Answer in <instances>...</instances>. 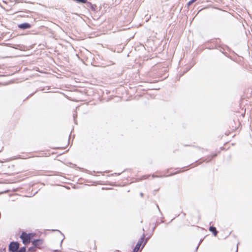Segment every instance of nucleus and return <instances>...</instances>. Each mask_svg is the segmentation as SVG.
Returning <instances> with one entry per match:
<instances>
[{
	"instance_id": "obj_1",
	"label": "nucleus",
	"mask_w": 252,
	"mask_h": 252,
	"mask_svg": "<svg viewBox=\"0 0 252 252\" xmlns=\"http://www.w3.org/2000/svg\"><path fill=\"white\" fill-rule=\"evenodd\" d=\"M34 235V234L33 233H26L25 232H23L20 238L22 239L23 243L26 245L30 243L31 239Z\"/></svg>"
},
{
	"instance_id": "obj_2",
	"label": "nucleus",
	"mask_w": 252,
	"mask_h": 252,
	"mask_svg": "<svg viewBox=\"0 0 252 252\" xmlns=\"http://www.w3.org/2000/svg\"><path fill=\"white\" fill-rule=\"evenodd\" d=\"M144 238L145 235L144 234H143L142 236L141 237L140 239L137 242V244L136 245L135 248L133 249V252H137L139 251L141 246L142 245V244L144 241Z\"/></svg>"
},
{
	"instance_id": "obj_3",
	"label": "nucleus",
	"mask_w": 252,
	"mask_h": 252,
	"mask_svg": "<svg viewBox=\"0 0 252 252\" xmlns=\"http://www.w3.org/2000/svg\"><path fill=\"white\" fill-rule=\"evenodd\" d=\"M19 249V244L17 242H11L9 246V251L11 252H15Z\"/></svg>"
},
{
	"instance_id": "obj_4",
	"label": "nucleus",
	"mask_w": 252,
	"mask_h": 252,
	"mask_svg": "<svg viewBox=\"0 0 252 252\" xmlns=\"http://www.w3.org/2000/svg\"><path fill=\"white\" fill-rule=\"evenodd\" d=\"M43 243V240L42 239H36L32 241L33 246L36 247L37 248H40L39 246Z\"/></svg>"
},
{
	"instance_id": "obj_5",
	"label": "nucleus",
	"mask_w": 252,
	"mask_h": 252,
	"mask_svg": "<svg viewBox=\"0 0 252 252\" xmlns=\"http://www.w3.org/2000/svg\"><path fill=\"white\" fill-rule=\"evenodd\" d=\"M31 27V25L27 23H22L18 25V27L21 29H29Z\"/></svg>"
},
{
	"instance_id": "obj_6",
	"label": "nucleus",
	"mask_w": 252,
	"mask_h": 252,
	"mask_svg": "<svg viewBox=\"0 0 252 252\" xmlns=\"http://www.w3.org/2000/svg\"><path fill=\"white\" fill-rule=\"evenodd\" d=\"M209 230L213 233L215 236H217L218 231H217L216 227L214 226H210L209 227Z\"/></svg>"
},
{
	"instance_id": "obj_7",
	"label": "nucleus",
	"mask_w": 252,
	"mask_h": 252,
	"mask_svg": "<svg viewBox=\"0 0 252 252\" xmlns=\"http://www.w3.org/2000/svg\"><path fill=\"white\" fill-rule=\"evenodd\" d=\"M36 247H34V246L33 247H32L31 248H29V251L30 252H34L36 251Z\"/></svg>"
},
{
	"instance_id": "obj_8",
	"label": "nucleus",
	"mask_w": 252,
	"mask_h": 252,
	"mask_svg": "<svg viewBox=\"0 0 252 252\" xmlns=\"http://www.w3.org/2000/svg\"><path fill=\"white\" fill-rule=\"evenodd\" d=\"M26 249L25 247L21 248L19 250H17L15 252H26Z\"/></svg>"
},
{
	"instance_id": "obj_9",
	"label": "nucleus",
	"mask_w": 252,
	"mask_h": 252,
	"mask_svg": "<svg viewBox=\"0 0 252 252\" xmlns=\"http://www.w3.org/2000/svg\"><path fill=\"white\" fill-rule=\"evenodd\" d=\"M196 0H190L189 1L188 3V5H190L191 4H192L194 2H195Z\"/></svg>"
},
{
	"instance_id": "obj_10",
	"label": "nucleus",
	"mask_w": 252,
	"mask_h": 252,
	"mask_svg": "<svg viewBox=\"0 0 252 252\" xmlns=\"http://www.w3.org/2000/svg\"><path fill=\"white\" fill-rule=\"evenodd\" d=\"M147 240H148V239H147L146 240V241H145V243H144L143 245V246H142V249H143V248H144V246H145V244H146V243H147Z\"/></svg>"
},
{
	"instance_id": "obj_11",
	"label": "nucleus",
	"mask_w": 252,
	"mask_h": 252,
	"mask_svg": "<svg viewBox=\"0 0 252 252\" xmlns=\"http://www.w3.org/2000/svg\"><path fill=\"white\" fill-rule=\"evenodd\" d=\"M77 116L76 114H73V117H74V119H75V117ZM74 121L75 122V120H74Z\"/></svg>"
},
{
	"instance_id": "obj_12",
	"label": "nucleus",
	"mask_w": 252,
	"mask_h": 252,
	"mask_svg": "<svg viewBox=\"0 0 252 252\" xmlns=\"http://www.w3.org/2000/svg\"><path fill=\"white\" fill-rule=\"evenodd\" d=\"M63 240V239L61 241V245H62Z\"/></svg>"
},
{
	"instance_id": "obj_13",
	"label": "nucleus",
	"mask_w": 252,
	"mask_h": 252,
	"mask_svg": "<svg viewBox=\"0 0 252 252\" xmlns=\"http://www.w3.org/2000/svg\"><path fill=\"white\" fill-rule=\"evenodd\" d=\"M140 195H141V196H143V193H141Z\"/></svg>"
}]
</instances>
